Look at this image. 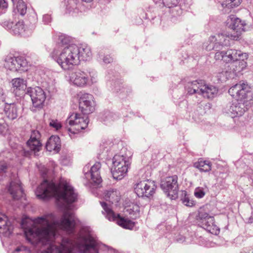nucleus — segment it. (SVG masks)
Wrapping results in <instances>:
<instances>
[{
	"instance_id": "f257e3e1",
	"label": "nucleus",
	"mask_w": 253,
	"mask_h": 253,
	"mask_svg": "<svg viewBox=\"0 0 253 253\" xmlns=\"http://www.w3.org/2000/svg\"><path fill=\"white\" fill-rule=\"evenodd\" d=\"M37 196L41 199L54 197L58 202L64 203L65 211L60 220H57L52 213L35 218L32 227L26 228L25 234L32 244L49 245L41 253H98L97 244L89 228L81 229L76 242L68 238H58L59 230L69 234L73 233L79 222L74 213L70 210L69 204L76 201L77 194L66 181L61 180L58 184L44 180L38 187Z\"/></svg>"
},
{
	"instance_id": "f03ea898",
	"label": "nucleus",
	"mask_w": 253,
	"mask_h": 253,
	"mask_svg": "<svg viewBox=\"0 0 253 253\" xmlns=\"http://www.w3.org/2000/svg\"><path fill=\"white\" fill-rule=\"evenodd\" d=\"M95 106L92 95L89 93L82 94L79 97V110L82 114L74 112L70 115L66 121L68 131L75 134L85 129L89 122L87 115L95 110Z\"/></svg>"
},
{
	"instance_id": "7ed1b4c3",
	"label": "nucleus",
	"mask_w": 253,
	"mask_h": 253,
	"mask_svg": "<svg viewBox=\"0 0 253 253\" xmlns=\"http://www.w3.org/2000/svg\"><path fill=\"white\" fill-rule=\"evenodd\" d=\"M69 42L66 36H60L57 43L50 54L51 57L65 70H70L80 62L78 46L68 44Z\"/></svg>"
},
{
	"instance_id": "20e7f679",
	"label": "nucleus",
	"mask_w": 253,
	"mask_h": 253,
	"mask_svg": "<svg viewBox=\"0 0 253 253\" xmlns=\"http://www.w3.org/2000/svg\"><path fill=\"white\" fill-rule=\"evenodd\" d=\"M97 75L94 71L87 73L78 70L72 72L70 76L71 83L80 87L91 86L97 83Z\"/></svg>"
},
{
	"instance_id": "39448f33",
	"label": "nucleus",
	"mask_w": 253,
	"mask_h": 253,
	"mask_svg": "<svg viewBox=\"0 0 253 253\" xmlns=\"http://www.w3.org/2000/svg\"><path fill=\"white\" fill-rule=\"evenodd\" d=\"M112 174L114 179L121 180L126 175L130 165L128 157L116 155L113 159Z\"/></svg>"
},
{
	"instance_id": "423d86ee",
	"label": "nucleus",
	"mask_w": 253,
	"mask_h": 253,
	"mask_svg": "<svg viewBox=\"0 0 253 253\" xmlns=\"http://www.w3.org/2000/svg\"><path fill=\"white\" fill-rule=\"evenodd\" d=\"M230 33L224 35L218 34L216 36H211L210 37L208 41L204 43L203 47L207 51L215 50H219L223 46H228L230 45V39L228 36Z\"/></svg>"
},
{
	"instance_id": "0eeeda50",
	"label": "nucleus",
	"mask_w": 253,
	"mask_h": 253,
	"mask_svg": "<svg viewBox=\"0 0 253 253\" xmlns=\"http://www.w3.org/2000/svg\"><path fill=\"white\" fill-rule=\"evenodd\" d=\"M226 26L232 31L228 36L232 40L237 41L239 39L243 32L245 31L246 23L234 15H229L226 20Z\"/></svg>"
},
{
	"instance_id": "6e6552de",
	"label": "nucleus",
	"mask_w": 253,
	"mask_h": 253,
	"mask_svg": "<svg viewBox=\"0 0 253 253\" xmlns=\"http://www.w3.org/2000/svg\"><path fill=\"white\" fill-rule=\"evenodd\" d=\"M101 206L106 213V217L110 221L116 222L119 225L124 228L132 229L135 225V222L128 218L121 217L119 214H116L110 209L106 203L100 202Z\"/></svg>"
},
{
	"instance_id": "1a4fd4ad",
	"label": "nucleus",
	"mask_w": 253,
	"mask_h": 253,
	"mask_svg": "<svg viewBox=\"0 0 253 253\" xmlns=\"http://www.w3.org/2000/svg\"><path fill=\"white\" fill-rule=\"evenodd\" d=\"M178 177L176 175L167 177L162 181L161 187L167 196L171 199L177 197L179 190Z\"/></svg>"
},
{
	"instance_id": "9d476101",
	"label": "nucleus",
	"mask_w": 253,
	"mask_h": 253,
	"mask_svg": "<svg viewBox=\"0 0 253 253\" xmlns=\"http://www.w3.org/2000/svg\"><path fill=\"white\" fill-rule=\"evenodd\" d=\"M156 188L154 181L145 180L136 184L134 190L138 196L149 197L154 194Z\"/></svg>"
},
{
	"instance_id": "9b49d317",
	"label": "nucleus",
	"mask_w": 253,
	"mask_h": 253,
	"mask_svg": "<svg viewBox=\"0 0 253 253\" xmlns=\"http://www.w3.org/2000/svg\"><path fill=\"white\" fill-rule=\"evenodd\" d=\"M5 66L9 70L25 71L28 69V62L24 57H10L5 60Z\"/></svg>"
},
{
	"instance_id": "f8f14e48",
	"label": "nucleus",
	"mask_w": 253,
	"mask_h": 253,
	"mask_svg": "<svg viewBox=\"0 0 253 253\" xmlns=\"http://www.w3.org/2000/svg\"><path fill=\"white\" fill-rule=\"evenodd\" d=\"M27 93L31 97L34 107L38 108L42 107L46 96L42 88L39 86L28 88Z\"/></svg>"
},
{
	"instance_id": "ddd939ff",
	"label": "nucleus",
	"mask_w": 253,
	"mask_h": 253,
	"mask_svg": "<svg viewBox=\"0 0 253 253\" xmlns=\"http://www.w3.org/2000/svg\"><path fill=\"white\" fill-rule=\"evenodd\" d=\"M249 91L250 87L249 85L240 82L239 83L231 86L228 90V93L236 100L245 101Z\"/></svg>"
},
{
	"instance_id": "4468645a",
	"label": "nucleus",
	"mask_w": 253,
	"mask_h": 253,
	"mask_svg": "<svg viewBox=\"0 0 253 253\" xmlns=\"http://www.w3.org/2000/svg\"><path fill=\"white\" fill-rule=\"evenodd\" d=\"M101 168V164L99 162L95 163L90 168L89 172H85L86 170L88 171L89 166H85L84 168V176L86 179L90 178V182L98 185L102 182V178L100 175L99 170Z\"/></svg>"
},
{
	"instance_id": "2eb2a0df",
	"label": "nucleus",
	"mask_w": 253,
	"mask_h": 253,
	"mask_svg": "<svg viewBox=\"0 0 253 253\" xmlns=\"http://www.w3.org/2000/svg\"><path fill=\"white\" fill-rule=\"evenodd\" d=\"M199 218L203 228L212 234H217L219 232V229L214 224V218L210 216L207 213H200Z\"/></svg>"
},
{
	"instance_id": "dca6fc26",
	"label": "nucleus",
	"mask_w": 253,
	"mask_h": 253,
	"mask_svg": "<svg viewBox=\"0 0 253 253\" xmlns=\"http://www.w3.org/2000/svg\"><path fill=\"white\" fill-rule=\"evenodd\" d=\"M245 102V101L236 100L230 105L228 110L232 117L241 116L244 113L247 109Z\"/></svg>"
},
{
	"instance_id": "f3484780",
	"label": "nucleus",
	"mask_w": 253,
	"mask_h": 253,
	"mask_svg": "<svg viewBox=\"0 0 253 253\" xmlns=\"http://www.w3.org/2000/svg\"><path fill=\"white\" fill-rule=\"evenodd\" d=\"M8 191L13 199L18 200L23 197L24 195L23 190L19 179H16L10 182Z\"/></svg>"
},
{
	"instance_id": "a211bd4d",
	"label": "nucleus",
	"mask_w": 253,
	"mask_h": 253,
	"mask_svg": "<svg viewBox=\"0 0 253 253\" xmlns=\"http://www.w3.org/2000/svg\"><path fill=\"white\" fill-rule=\"evenodd\" d=\"M41 134L39 131H32L30 139L27 141V144L31 151H39L42 148V143L40 142Z\"/></svg>"
},
{
	"instance_id": "6ab92c4d",
	"label": "nucleus",
	"mask_w": 253,
	"mask_h": 253,
	"mask_svg": "<svg viewBox=\"0 0 253 253\" xmlns=\"http://www.w3.org/2000/svg\"><path fill=\"white\" fill-rule=\"evenodd\" d=\"M20 105L18 103H4V111L6 117L10 120L16 119L18 116Z\"/></svg>"
},
{
	"instance_id": "aec40b11",
	"label": "nucleus",
	"mask_w": 253,
	"mask_h": 253,
	"mask_svg": "<svg viewBox=\"0 0 253 253\" xmlns=\"http://www.w3.org/2000/svg\"><path fill=\"white\" fill-rule=\"evenodd\" d=\"M217 92L218 89L216 87L211 84H206L205 82L201 89V95L207 98L214 97Z\"/></svg>"
},
{
	"instance_id": "412c9836",
	"label": "nucleus",
	"mask_w": 253,
	"mask_h": 253,
	"mask_svg": "<svg viewBox=\"0 0 253 253\" xmlns=\"http://www.w3.org/2000/svg\"><path fill=\"white\" fill-rule=\"evenodd\" d=\"M204 81H194L191 82H188L186 85V89L188 93L189 94H193L197 93L201 94V89L202 88Z\"/></svg>"
},
{
	"instance_id": "4be33fe9",
	"label": "nucleus",
	"mask_w": 253,
	"mask_h": 253,
	"mask_svg": "<svg viewBox=\"0 0 253 253\" xmlns=\"http://www.w3.org/2000/svg\"><path fill=\"white\" fill-rule=\"evenodd\" d=\"M79 57V61L80 60H87L91 57L92 53L89 46L86 45H81L78 46Z\"/></svg>"
},
{
	"instance_id": "5701e85b",
	"label": "nucleus",
	"mask_w": 253,
	"mask_h": 253,
	"mask_svg": "<svg viewBox=\"0 0 253 253\" xmlns=\"http://www.w3.org/2000/svg\"><path fill=\"white\" fill-rule=\"evenodd\" d=\"M211 163L207 160L203 159H199L198 161L193 164L194 168L198 169L201 172H208L211 169Z\"/></svg>"
},
{
	"instance_id": "b1692460",
	"label": "nucleus",
	"mask_w": 253,
	"mask_h": 253,
	"mask_svg": "<svg viewBox=\"0 0 253 253\" xmlns=\"http://www.w3.org/2000/svg\"><path fill=\"white\" fill-rule=\"evenodd\" d=\"M14 6V12L24 16L27 12V5L23 0H11Z\"/></svg>"
},
{
	"instance_id": "393cba45",
	"label": "nucleus",
	"mask_w": 253,
	"mask_h": 253,
	"mask_svg": "<svg viewBox=\"0 0 253 253\" xmlns=\"http://www.w3.org/2000/svg\"><path fill=\"white\" fill-rule=\"evenodd\" d=\"M104 198L112 204L118 203L120 200V193L116 190L106 191L104 193Z\"/></svg>"
},
{
	"instance_id": "a878e982",
	"label": "nucleus",
	"mask_w": 253,
	"mask_h": 253,
	"mask_svg": "<svg viewBox=\"0 0 253 253\" xmlns=\"http://www.w3.org/2000/svg\"><path fill=\"white\" fill-rule=\"evenodd\" d=\"M59 146L60 138L57 136H51L46 144V148L49 151L58 150Z\"/></svg>"
},
{
	"instance_id": "bb28decb",
	"label": "nucleus",
	"mask_w": 253,
	"mask_h": 253,
	"mask_svg": "<svg viewBox=\"0 0 253 253\" xmlns=\"http://www.w3.org/2000/svg\"><path fill=\"white\" fill-rule=\"evenodd\" d=\"M12 87L17 94L18 91L24 92L26 88V82L21 78H15L12 80Z\"/></svg>"
},
{
	"instance_id": "cd10ccee",
	"label": "nucleus",
	"mask_w": 253,
	"mask_h": 253,
	"mask_svg": "<svg viewBox=\"0 0 253 253\" xmlns=\"http://www.w3.org/2000/svg\"><path fill=\"white\" fill-rule=\"evenodd\" d=\"M237 50L229 49L224 51V62L230 63L235 61H237Z\"/></svg>"
},
{
	"instance_id": "c85d7f7f",
	"label": "nucleus",
	"mask_w": 253,
	"mask_h": 253,
	"mask_svg": "<svg viewBox=\"0 0 253 253\" xmlns=\"http://www.w3.org/2000/svg\"><path fill=\"white\" fill-rule=\"evenodd\" d=\"M25 31L24 25L23 21H18L14 25L11 32L15 35H21Z\"/></svg>"
},
{
	"instance_id": "c756f323",
	"label": "nucleus",
	"mask_w": 253,
	"mask_h": 253,
	"mask_svg": "<svg viewBox=\"0 0 253 253\" xmlns=\"http://www.w3.org/2000/svg\"><path fill=\"white\" fill-rule=\"evenodd\" d=\"M242 0H225L222 3L223 7L229 8H233L238 6L241 2Z\"/></svg>"
},
{
	"instance_id": "7c9ffc66",
	"label": "nucleus",
	"mask_w": 253,
	"mask_h": 253,
	"mask_svg": "<svg viewBox=\"0 0 253 253\" xmlns=\"http://www.w3.org/2000/svg\"><path fill=\"white\" fill-rule=\"evenodd\" d=\"M8 170V166L5 162H0V181L6 176Z\"/></svg>"
},
{
	"instance_id": "2f4dec72",
	"label": "nucleus",
	"mask_w": 253,
	"mask_h": 253,
	"mask_svg": "<svg viewBox=\"0 0 253 253\" xmlns=\"http://www.w3.org/2000/svg\"><path fill=\"white\" fill-rule=\"evenodd\" d=\"M7 226V217L4 214L0 213V229L6 230Z\"/></svg>"
},
{
	"instance_id": "473e14b6",
	"label": "nucleus",
	"mask_w": 253,
	"mask_h": 253,
	"mask_svg": "<svg viewBox=\"0 0 253 253\" xmlns=\"http://www.w3.org/2000/svg\"><path fill=\"white\" fill-rule=\"evenodd\" d=\"M205 192L202 187H198L196 188L194 191V195L196 198H202L205 195Z\"/></svg>"
},
{
	"instance_id": "72a5a7b5",
	"label": "nucleus",
	"mask_w": 253,
	"mask_h": 253,
	"mask_svg": "<svg viewBox=\"0 0 253 253\" xmlns=\"http://www.w3.org/2000/svg\"><path fill=\"white\" fill-rule=\"evenodd\" d=\"M49 125L50 127L54 128L56 130L60 129L62 126L60 122L57 120H51Z\"/></svg>"
},
{
	"instance_id": "f704fd0d",
	"label": "nucleus",
	"mask_w": 253,
	"mask_h": 253,
	"mask_svg": "<svg viewBox=\"0 0 253 253\" xmlns=\"http://www.w3.org/2000/svg\"><path fill=\"white\" fill-rule=\"evenodd\" d=\"M1 25L7 30H12L14 26V23L10 20H6L1 23Z\"/></svg>"
},
{
	"instance_id": "c9c22d12",
	"label": "nucleus",
	"mask_w": 253,
	"mask_h": 253,
	"mask_svg": "<svg viewBox=\"0 0 253 253\" xmlns=\"http://www.w3.org/2000/svg\"><path fill=\"white\" fill-rule=\"evenodd\" d=\"M7 7V2L5 0H0V14L5 13Z\"/></svg>"
},
{
	"instance_id": "e433bc0d",
	"label": "nucleus",
	"mask_w": 253,
	"mask_h": 253,
	"mask_svg": "<svg viewBox=\"0 0 253 253\" xmlns=\"http://www.w3.org/2000/svg\"><path fill=\"white\" fill-rule=\"evenodd\" d=\"M128 211H129V214H131L133 212V215H135V217L138 214L139 211V208L137 205H133L132 209H127Z\"/></svg>"
},
{
	"instance_id": "4c0bfd02",
	"label": "nucleus",
	"mask_w": 253,
	"mask_h": 253,
	"mask_svg": "<svg viewBox=\"0 0 253 253\" xmlns=\"http://www.w3.org/2000/svg\"><path fill=\"white\" fill-rule=\"evenodd\" d=\"M183 203L186 206L192 207L194 205V202L192 200H190L188 197L185 196L182 200Z\"/></svg>"
},
{
	"instance_id": "58836bf2",
	"label": "nucleus",
	"mask_w": 253,
	"mask_h": 253,
	"mask_svg": "<svg viewBox=\"0 0 253 253\" xmlns=\"http://www.w3.org/2000/svg\"><path fill=\"white\" fill-rule=\"evenodd\" d=\"M239 53L237 54V61L242 60L243 61L248 58V55L246 53H242L241 51L237 50Z\"/></svg>"
},
{
	"instance_id": "ea45409f",
	"label": "nucleus",
	"mask_w": 253,
	"mask_h": 253,
	"mask_svg": "<svg viewBox=\"0 0 253 253\" xmlns=\"http://www.w3.org/2000/svg\"><path fill=\"white\" fill-rule=\"evenodd\" d=\"M224 51H217L215 53L214 58L216 60H223L224 61Z\"/></svg>"
},
{
	"instance_id": "a19ab883",
	"label": "nucleus",
	"mask_w": 253,
	"mask_h": 253,
	"mask_svg": "<svg viewBox=\"0 0 253 253\" xmlns=\"http://www.w3.org/2000/svg\"><path fill=\"white\" fill-rule=\"evenodd\" d=\"M5 100V95L3 90L2 88H0V105L2 104Z\"/></svg>"
},
{
	"instance_id": "79ce46f5",
	"label": "nucleus",
	"mask_w": 253,
	"mask_h": 253,
	"mask_svg": "<svg viewBox=\"0 0 253 253\" xmlns=\"http://www.w3.org/2000/svg\"><path fill=\"white\" fill-rule=\"evenodd\" d=\"M20 153L21 155L27 157L30 155V152L29 151H26L22 147H20Z\"/></svg>"
},
{
	"instance_id": "37998d69",
	"label": "nucleus",
	"mask_w": 253,
	"mask_h": 253,
	"mask_svg": "<svg viewBox=\"0 0 253 253\" xmlns=\"http://www.w3.org/2000/svg\"><path fill=\"white\" fill-rule=\"evenodd\" d=\"M226 73V72H224L219 73L217 75L218 80L221 82L225 81V78H224V76Z\"/></svg>"
},
{
	"instance_id": "c03bdc74",
	"label": "nucleus",
	"mask_w": 253,
	"mask_h": 253,
	"mask_svg": "<svg viewBox=\"0 0 253 253\" xmlns=\"http://www.w3.org/2000/svg\"><path fill=\"white\" fill-rule=\"evenodd\" d=\"M6 129V127L3 121L0 119V133H2Z\"/></svg>"
},
{
	"instance_id": "a18cd8bd",
	"label": "nucleus",
	"mask_w": 253,
	"mask_h": 253,
	"mask_svg": "<svg viewBox=\"0 0 253 253\" xmlns=\"http://www.w3.org/2000/svg\"><path fill=\"white\" fill-rule=\"evenodd\" d=\"M6 129V127L3 121L0 119V133H2Z\"/></svg>"
},
{
	"instance_id": "49530a36",
	"label": "nucleus",
	"mask_w": 253,
	"mask_h": 253,
	"mask_svg": "<svg viewBox=\"0 0 253 253\" xmlns=\"http://www.w3.org/2000/svg\"><path fill=\"white\" fill-rule=\"evenodd\" d=\"M43 20L45 23H48L51 21V16L49 15L46 14L43 16Z\"/></svg>"
},
{
	"instance_id": "de8ad7c7",
	"label": "nucleus",
	"mask_w": 253,
	"mask_h": 253,
	"mask_svg": "<svg viewBox=\"0 0 253 253\" xmlns=\"http://www.w3.org/2000/svg\"><path fill=\"white\" fill-rule=\"evenodd\" d=\"M74 5H73V6H67V11L69 13H71L72 11V10H73V12L74 13V12H77V11H78V9H76V8H74Z\"/></svg>"
},
{
	"instance_id": "09e8293b",
	"label": "nucleus",
	"mask_w": 253,
	"mask_h": 253,
	"mask_svg": "<svg viewBox=\"0 0 253 253\" xmlns=\"http://www.w3.org/2000/svg\"><path fill=\"white\" fill-rule=\"evenodd\" d=\"M113 59L110 56H106L103 59V61L106 63H109L112 61Z\"/></svg>"
},
{
	"instance_id": "8fccbe9b",
	"label": "nucleus",
	"mask_w": 253,
	"mask_h": 253,
	"mask_svg": "<svg viewBox=\"0 0 253 253\" xmlns=\"http://www.w3.org/2000/svg\"><path fill=\"white\" fill-rule=\"evenodd\" d=\"M43 168L44 169V170L42 172V175L43 177H44L45 175L46 174L47 169L44 167H43Z\"/></svg>"
},
{
	"instance_id": "3c124183",
	"label": "nucleus",
	"mask_w": 253,
	"mask_h": 253,
	"mask_svg": "<svg viewBox=\"0 0 253 253\" xmlns=\"http://www.w3.org/2000/svg\"><path fill=\"white\" fill-rule=\"evenodd\" d=\"M249 222H250L251 223H253V214L249 218Z\"/></svg>"
},
{
	"instance_id": "603ef678",
	"label": "nucleus",
	"mask_w": 253,
	"mask_h": 253,
	"mask_svg": "<svg viewBox=\"0 0 253 253\" xmlns=\"http://www.w3.org/2000/svg\"><path fill=\"white\" fill-rule=\"evenodd\" d=\"M83 1H84V2H91L92 0H82Z\"/></svg>"
},
{
	"instance_id": "864d4df0",
	"label": "nucleus",
	"mask_w": 253,
	"mask_h": 253,
	"mask_svg": "<svg viewBox=\"0 0 253 253\" xmlns=\"http://www.w3.org/2000/svg\"><path fill=\"white\" fill-rule=\"evenodd\" d=\"M20 251H21V249H19V248H17L15 250V252H19Z\"/></svg>"
},
{
	"instance_id": "5fc2aeb1",
	"label": "nucleus",
	"mask_w": 253,
	"mask_h": 253,
	"mask_svg": "<svg viewBox=\"0 0 253 253\" xmlns=\"http://www.w3.org/2000/svg\"><path fill=\"white\" fill-rule=\"evenodd\" d=\"M72 3L74 4L75 2L74 1H71L69 4H72Z\"/></svg>"
},
{
	"instance_id": "6e6d98bb",
	"label": "nucleus",
	"mask_w": 253,
	"mask_h": 253,
	"mask_svg": "<svg viewBox=\"0 0 253 253\" xmlns=\"http://www.w3.org/2000/svg\"><path fill=\"white\" fill-rule=\"evenodd\" d=\"M3 104V103L2 104H1L0 105H1V106H3V105H2Z\"/></svg>"
}]
</instances>
